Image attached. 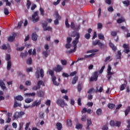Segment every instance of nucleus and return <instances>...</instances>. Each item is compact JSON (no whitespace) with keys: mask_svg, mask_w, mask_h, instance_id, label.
I'll use <instances>...</instances> for the list:
<instances>
[{"mask_svg":"<svg viewBox=\"0 0 130 130\" xmlns=\"http://www.w3.org/2000/svg\"><path fill=\"white\" fill-rule=\"evenodd\" d=\"M76 39L72 42V44H73L74 47V49L66 51V53L67 54H70V53H72V52H76L77 44L79 43V39H80V34L79 32H76V34L71 36V37H76Z\"/></svg>","mask_w":130,"mask_h":130,"instance_id":"obj_1","label":"nucleus"},{"mask_svg":"<svg viewBox=\"0 0 130 130\" xmlns=\"http://www.w3.org/2000/svg\"><path fill=\"white\" fill-rule=\"evenodd\" d=\"M92 45H93L94 46L98 45L99 47H100L101 49H104V48L106 47L105 44L102 43V42H101V41L99 40L93 41L92 42Z\"/></svg>","mask_w":130,"mask_h":130,"instance_id":"obj_2","label":"nucleus"},{"mask_svg":"<svg viewBox=\"0 0 130 130\" xmlns=\"http://www.w3.org/2000/svg\"><path fill=\"white\" fill-rule=\"evenodd\" d=\"M98 77H99V74L98 71H95L92 73V76H91L89 79L90 82H97L98 81Z\"/></svg>","mask_w":130,"mask_h":130,"instance_id":"obj_3","label":"nucleus"},{"mask_svg":"<svg viewBox=\"0 0 130 130\" xmlns=\"http://www.w3.org/2000/svg\"><path fill=\"white\" fill-rule=\"evenodd\" d=\"M53 16L55 17V19H56L54 21V24L58 25V24H59V22L58 21L60 20L61 19V17L59 16V14H58V12L57 11H56L54 13Z\"/></svg>","mask_w":130,"mask_h":130,"instance_id":"obj_4","label":"nucleus"},{"mask_svg":"<svg viewBox=\"0 0 130 130\" xmlns=\"http://www.w3.org/2000/svg\"><path fill=\"white\" fill-rule=\"evenodd\" d=\"M56 104L59 105L61 107H64L67 104L64 103V100L61 99H58L56 101Z\"/></svg>","mask_w":130,"mask_h":130,"instance_id":"obj_5","label":"nucleus"},{"mask_svg":"<svg viewBox=\"0 0 130 130\" xmlns=\"http://www.w3.org/2000/svg\"><path fill=\"white\" fill-rule=\"evenodd\" d=\"M42 24L43 25L44 31H51L52 30V28H51V27L47 26V25H48L47 22L43 23Z\"/></svg>","mask_w":130,"mask_h":130,"instance_id":"obj_6","label":"nucleus"},{"mask_svg":"<svg viewBox=\"0 0 130 130\" xmlns=\"http://www.w3.org/2000/svg\"><path fill=\"white\" fill-rule=\"evenodd\" d=\"M38 16V13L37 11H36L34 13V14L32 15V19L34 23H36V22H38L39 21V17H38L37 18L36 17Z\"/></svg>","mask_w":130,"mask_h":130,"instance_id":"obj_7","label":"nucleus"},{"mask_svg":"<svg viewBox=\"0 0 130 130\" xmlns=\"http://www.w3.org/2000/svg\"><path fill=\"white\" fill-rule=\"evenodd\" d=\"M123 47L124 48L123 52H124L125 53L128 54L130 51L129 45L126 44H124L123 45Z\"/></svg>","mask_w":130,"mask_h":130,"instance_id":"obj_8","label":"nucleus"},{"mask_svg":"<svg viewBox=\"0 0 130 130\" xmlns=\"http://www.w3.org/2000/svg\"><path fill=\"white\" fill-rule=\"evenodd\" d=\"M62 67L60 65H57V67L55 68H54V71L56 72V73H60V72H61L62 71Z\"/></svg>","mask_w":130,"mask_h":130,"instance_id":"obj_9","label":"nucleus"},{"mask_svg":"<svg viewBox=\"0 0 130 130\" xmlns=\"http://www.w3.org/2000/svg\"><path fill=\"white\" fill-rule=\"evenodd\" d=\"M41 104V100H40L39 101H36L34 102L32 104V107H35V106H39Z\"/></svg>","mask_w":130,"mask_h":130,"instance_id":"obj_10","label":"nucleus"},{"mask_svg":"<svg viewBox=\"0 0 130 130\" xmlns=\"http://www.w3.org/2000/svg\"><path fill=\"white\" fill-rule=\"evenodd\" d=\"M37 96L38 97H44V91L42 90L38 91Z\"/></svg>","mask_w":130,"mask_h":130,"instance_id":"obj_11","label":"nucleus"},{"mask_svg":"<svg viewBox=\"0 0 130 130\" xmlns=\"http://www.w3.org/2000/svg\"><path fill=\"white\" fill-rule=\"evenodd\" d=\"M56 77L55 76H53L52 78V81L53 82V84L55 85V86H59V83L56 82Z\"/></svg>","mask_w":130,"mask_h":130,"instance_id":"obj_12","label":"nucleus"},{"mask_svg":"<svg viewBox=\"0 0 130 130\" xmlns=\"http://www.w3.org/2000/svg\"><path fill=\"white\" fill-rule=\"evenodd\" d=\"M0 87L3 90H6V89L7 88V87H6V84L3 80H0Z\"/></svg>","mask_w":130,"mask_h":130,"instance_id":"obj_13","label":"nucleus"},{"mask_svg":"<svg viewBox=\"0 0 130 130\" xmlns=\"http://www.w3.org/2000/svg\"><path fill=\"white\" fill-rule=\"evenodd\" d=\"M109 46L110 47H111V48H112L113 51H116V50H117V48L116 47V46H115L114 44H113V43H112V42L109 43Z\"/></svg>","mask_w":130,"mask_h":130,"instance_id":"obj_14","label":"nucleus"},{"mask_svg":"<svg viewBox=\"0 0 130 130\" xmlns=\"http://www.w3.org/2000/svg\"><path fill=\"white\" fill-rule=\"evenodd\" d=\"M38 37V36L37 35V34H36V32H34L31 36V39L33 41H37Z\"/></svg>","mask_w":130,"mask_h":130,"instance_id":"obj_15","label":"nucleus"},{"mask_svg":"<svg viewBox=\"0 0 130 130\" xmlns=\"http://www.w3.org/2000/svg\"><path fill=\"white\" fill-rule=\"evenodd\" d=\"M21 117L20 116V112H16L13 116V120H15L16 118H19Z\"/></svg>","mask_w":130,"mask_h":130,"instance_id":"obj_16","label":"nucleus"},{"mask_svg":"<svg viewBox=\"0 0 130 130\" xmlns=\"http://www.w3.org/2000/svg\"><path fill=\"white\" fill-rule=\"evenodd\" d=\"M25 96H27V97H34V96H36V93L32 92V93H26L24 94Z\"/></svg>","mask_w":130,"mask_h":130,"instance_id":"obj_17","label":"nucleus"},{"mask_svg":"<svg viewBox=\"0 0 130 130\" xmlns=\"http://www.w3.org/2000/svg\"><path fill=\"white\" fill-rule=\"evenodd\" d=\"M78 76H76L75 77H74L72 82V85H75V84H76L77 82H78Z\"/></svg>","mask_w":130,"mask_h":130,"instance_id":"obj_18","label":"nucleus"},{"mask_svg":"<svg viewBox=\"0 0 130 130\" xmlns=\"http://www.w3.org/2000/svg\"><path fill=\"white\" fill-rule=\"evenodd\" d=\"M56 126L57 127V129L58 130H61L62 128V125L60 123V122H57L56 124Z\"/></svg>","mask_w":130,"mask_h":130,"instance_id":"obj_19","label":"nucleus"},{"mask_svg":"<svg viewBox=\"0 0 130 130\" xmlns=\"http://www.w3.org/2000/svg\"><path fill=\"white\" fill-rule=\"evenodd\" d=\"M116 59H120L121 58V52L120 50L117 51V54L116 55Z\"/></svg>","mask_w":130,"mask_h":130,"instance_id":"obj_20","label":"nucleus"},{"mask_svg":"<svg viewBox=\"0 0 130 130\" xmlns=\"http://www.w3.org/2000/svg\"><path fill=\"white\" fill-rule=\"evenodd\" d=\"M11 68H12V61H8L7 62V70L10 71L11 70Z\"/></svg>","mask_w":130,"mask_h":130,"instance_id":"obj_21","label":"nucleus"},{"mask_svg":"<svg viewBox=\"0 0 130 130\" xmlns=\"http://www.w3.org/2000/svg\"><path fill=\"white\" fill-rule=\"evenodd\" d=\"M22 106V104L21 103H18L17 101L14 102V104L13 106L14 108H16V107H21Z\"/></svg>","mask_w":130,"mask_h":130,"instance_id":"obj_22","label":"nucleus"},{"mask_svg":"<svg viewBox=\"0 0 130 130\" xmlns=\"http://www.w3.org/2000/svg\"><path fill=\"white\" fill-rule=\"evenodd\" d=\"M123 22H125V19L123 18H119L117 20V23L118 24H121V23H123Z\"/></svg>","mask_w":130,"mask_h":130,"instance_id":"obj_23","label":"nucleus"},{"mask_svg":"<svg viewBox=\"0 0 130 130\" xmlns=\"http://www.w3.org/2000/svg\"><path fill=\"white\" fill-rule=\"evenodd\" d=\"M76 128H77V129H82V128H83V125L77 123L76 125Z\"/></svg>","mask_w":130,"mask_h":130,"instance_id":"obj_24","label":"nucleus"},{"mask_svg":"<svg viewBox=\"0 0 130 130\" xmlns=\"http://www.w3.org/2000/svg\"><path fill=\"white\" fill-rule=\"evenodd\" d=\"M98 37H99V39H100L101 40H105V38L104 37V35L102 34H99Z\"/></svg>","mask_w":130,"mask_h":130,"instance_id":"obj_25","label":"nucleus"},{"mask_svg":"<svg viewBox=\"0 0 130 130\" xmlns=\"http://www.w3.org/2000/svg\"><path fill=\"white\" fill-rule=\"evenodd\" d=\"M67 124L68 126H72V125H73V123H72V120L68 119L67 121Z\"/></svg>","mask_w":130,"mask_h":130,"instance_id":"obj_26","label":"nucleus"},{"mask_svg":"<svg viewBox=\"0 0 130 130\" xmlns=\"http://www.w3.org/2000/svg\"><path fill=\"white\" fill-rule=\"evenodd\" d=\"M27 52L21 53L20 56L22 58H25L27 57Z\"/></svg>","mask_w":130,"mask_h":130,"instance_id":"obj_27","label":"nucleus"},{"mask_svg":"<svg viewBox=\"0 0 130 130\" xmlns=\"http://www.w3.org/2000/svg\"><path fill=\"white\" fill-rule=\"evenodd\" d=\"M4 13L5 14V15H6V16H8V15H9V14H10V12H9V9H8V8L7 7H5L4 8Z\"/></svg>","mask_w":130,"mask_h":130,"instance_id":"obj_28","label":"nucleus"},{"mask_svg":"<svg viewBox=\"0 0 130 130\" xmlns=\"http://www.w3.org/2000/svg\"><path fill=\"white\" fill-rule=\"evenodd\" d=\"M108 108L110 109H113L115 107V104H109L108 105Z\"/></svg>","mask_w":130,"mask_h":130,"instance_id":"obj_29","label":"nucleus"},{"mask_svg":"<svg viewBox=\"0 0 130 130\" xmlns=\"http://www.w3.org/2000/svg\"><path fill=\"white\" fill-rule=\"evenodd\" d=\"M15 40V37L13 36H10L8 38V41H9V42H13V41Z\"/></svg>","mask_w":130,"mask_h":130,"instance_id":"obj_30","label":"nucleus"},{"mask_svg":"<svg viewBox=\"0 0 130 130\" xmlns=\"http://www.w3.org/2000/svg\"><path fill=\"white\" fill-rule=\"evenodd\" d=\"M16 100H18L19 101H22L23 100L24 98H23V96L21 95H18L16 97Z\"/></svg>","mask_w":130,"mask_h":130,"instance_id":"obj_31","label":"nucleus"},{"mask_svg":"<svg viewBox=\"0 0 130 130\" xmlns=\"http://www.w3.org/2000/svg\"><path fill=\"white\" fill-rule=\"evenodd\" d=\"M125 87H126V84H125L124 83L122 84L120 88V91H123V90H124V89H125Z\"/></svg>","mask_w":130,"mask_h":130,"instance_id":"obj_32","label":"nucleus"},{"mask_svg":"<svg viewBox=\"0 0 130 130\" xmlns=\"http://www.w3.org/2000/svg\"><path fill=\"white\" fill-rule=\"evenodd\" d=\"M94 55H95V54H94V53H92L90 55H84V58H90V57H93V56H94Z\"/></svg>","mask_w":130,"mask_h":130,"instance_id":"obj_33","label":"nucleus"},{"mask_svg":"<svg viewBox=\"0 0 130 130\" xmlns=\"http://www.w3.org/2000/svg\"><path fill=\"white\" fill-rule=\"evenodd\" d=\"M96 114L97 115H101L102 114V109H98L96 110Z\"/></svg>","mask_w":130,"mask_h":130,"instance_id":"obj_34","label":"nucleus"},{"mask_svg":"<svg viewBox=\"0 0 130 130\" xmlns=\"http://www.w3.org/2000/svg\"><path fill=\"white\" fill-rule=\"evenodd\" d=\"M77 88L78 92H81V91H82V84H78Z\"/></svg>","mask_w":130,"mask_h":130,"instance_id":"obj_35","label":"nucleus"},{"mask_svg":"<svg viewBox=\"0 0 130 130\" xmlns=\"http://www.w3.org/2000/svg\"><path fill=\"white\" fill-rule=\"evenodd\" d=\"M130 112V106L128 107L127 109L125 111V115L126 116L128 113H129Z\"/></svg>","mask_w":130,"mask_h":130,"instance_id":"obj_36","label":"nucleus"},{"mask_svg":"<svg viewBox=\"0 0 130 130\" xmlns=\"http://www.w3.org/2000/svg\"><path fill=\"white\" fill-rule=\"evenodd\" d=\"M40 74L41 78H43V77H44V71H43V69H42L40 70Z\"/></svg>","mask_w":130,"mask_h":130,"instance_id":"obj_37","label":"nucleus"},{"mask_svg":"<svg viewBox=\"0 0 130 130\" xmlns=\"http://www.w3.org/2000/svg\"><path fill=\"white\" fill-rule=\"evenodd\" d=\"M27 64H32V58L29 57L26 61Z\"/></svg>","mask_w":130,"mask_h":130,"instance_id":"obj_38","label":"nucleus"},{"mask_svg":"<svg viewBox=\"0 0 130 130\" xmlns=\"http://www.w3.org/2000/svg\"><path fill=\"white\" fill-rule=\"evenodd\" d=\"M122 4L125 5L126 7H128V6H129V1H122Z\"/></svg>","mask_w":130,"mask_h":130,"instance_id":"obj_39","label":"nucleus"},{"mask_svg":"<svg viewBox=\"0 0 130 130\" xmlns=\"http://www.w3.org/2000/svg\"><path fill=\"white\" fill-rule=\"evenodd\" d=\"M33 99H26L25 100V103H31V102H32Z\"/></svg>","mask_w":130,"mask_h":130,"instance_id":"obj_40","label":"nucleus"},{"mask_svg":"<svg viewBox=\"0 0 130 130\" xmlns=\"http://www.w3.org/2000/svg\"><path fill=\"white\" fill-rule=\"evenodd\" d=\"M120 124H121V122L119 121H116V123H115V126H117L118 127H119V126H120Z\"/></svg>","mask_w":130,"mask_h":130,"instance_id":"obj_41","label":"nucleus"},{"mask_svg":"<svg viewBox=\"0 0 130 130\" xmlns=\"http://www.w3.org/2000/svg\"><path fill=\"white\" fill-rule=\"evenodd\" d=\"M65 25L67 28H70V24H69V19L68 18L66 19Z\"/></svg>","mask_w":130,"mask_h":130,"instance_id":"obj_42","label":"nucleus"},{"mask_svg":"<svg viewBox=\"0 0 130 130\" xmlns=\"http://www.w3.org/2000/svg\"><path fill=\"white\" fill-rule=\"evenodd\" d=\"M95 92V89L94 88H90L88 91V94H92V93H94Z\"/></svg>","mask_w":130,"mask_h":130,"instance_id":"obj_43","label":"nucleus"},{"mask_svg":"<svg viewBox=\"0 0 130 130\" xmlns=\"http://www.w3.org/2000/svg\"><path fill=\"white\" fill-rule=\"evenodd\" d=\"M117 33H118V31H112L111 32V35L112 36H116V35H117Z\"/></svg>","mask_w":130,"mask_h":130,"instance_id":"obj_44","label":"nucleus"},{"mask_svg":"<svg viewBox=\"0 0 130 130\" xmlns=\"http://www.w3.org/2000/svg\"><path fill=\"white\" fill-rule=\"evenodd\" d=\"M27 3L26 4L27 9L29 10L30 9V7L31 6V2H30L29 0H27Z\"/></svg>","mask_w":130,"mask_h":130,"instance_id":"obj_45","label":"nucleus"},{"mask_svg":"<svg viewBox=\"0 0 130 130\" xmlns=\"http://www.w3.org/2000/svg\"><path fill=\"white\" fill-rule=\"evenodd\" d=\"M65 47L67 48V49H69L72 47V45L71 43H67L65 45Z\"/></svg>","mask_w":130,"mask_h":130,"instance_id":"obj_46","label":"nucleus"},{"mask_svg":"<svg viewBox=\"0 0 130 130\" xmlns=\"http://www.w3.org/2000/svg\"><path fill=\"white\" fill-rule=\"evenodd\" d=\"M90 37H91V35H90V34H86L85 35V38L86 39H87L88 40L90 39Z\"/></svg>","mask_w":130,"mask_h":130,"instance_id":"obj_47","label":"nucleus"},{"mask_svg":"<svg viewBox=\"0 0 130 130\" xmlns=\"http://www.w3.org/2000/svg\"><path fill=\"white\" fill-rule=\"evenodd\" d=\"M49 75H50V76H51L52 79L53 77H54V76H53V75H54V72H53V71H52L51 70H49Z\"/></svg>","mask_w":130,"mask_h":130,"instance_id":"obj_48","label":"nucleus"},{"mask_svg":"<svg viewBox=\"0 0 130 130\" xmlns=\"http://www.w3.org/2000/svg\"><path fill=\"white\" fill-rule=\"evenodd\" d=\"M40 12L41 16H44V10L42 8H40Z\"/></svg>","mask_w":130,"mask_h":130,"instance_id":"obj_49","label":"nucleus"},{"mask_svg":"<svg viewBox=\"0 0 130 130\" xmlns=\"http://www.w3.org/2000/svg\"><path fill=\"white\" fill-rule=\"evenodd\" d=\"M32 90H34V91H36L37 90H39V89H40V87L38 85L37 86H34L32 87Z\"/></svg>","mask_w":130,"mask_h":130,"instance_id":"obj_50","label":"nucleus"},{"mask_svg":"<svg viewBox=\"0 0 130 130\" xmlns=\"http://www.w3.org/2000/svg\"><path fill=\"white\" fill-rule=\"evenodd\" d=\"M36 76L37 79H39L40 78V73H39V71H37L36 72Z\"/></svg>","mask_w":130,"mask_h":130,"instance_id":"obj_51","label":"nucleus"},{"mask_svg":"<svg viewBox=\"0 0 130 130\" xmlns=\"http://www.w3.org/2000/svg\"><path fill=\"white\" fill-rule=\"evenodd\" d=\"M25 85L26 86H31V81L27 80L25 82Z\"/></svg>","mask_w":130,"mask_h":130,"instance_id":"obj_52","label":"nucleus"},{"mask_svg":"<svg viewBox=\"0 0 130 130\" xmlns=\"http://www.w3.org/2000/svg\"><path fill=\"white\" fill-rule=\"evenodd\" d=\"M82 121H86L87 120V116L86 115H83L82 116L81 118Z\"/></svg>","mask_w":130,"mask_h":130,"instance_id":"obj_53","label":"nucleus"},{"mask_svg":"<svg viewBox=\"0 0 130 130\" xmlns=\"http://www.w3.org/2000/svg\"><path fill=\"white\" fill-rule=\"evenodd\" d=\"M40 118H44V113L41 112L39 114Z\"/></svg>","mask_w":130,"mask_h":130,"instance_id":"obj_54","label":"nucleus"},{"mask_svg":"<svg viewBox=\"0 0 130 130\" xmlns=\"http://www.w3.org/2000/svg\"><path fill=\"white\" fill-rule=\"evenodd\" d=\"M108 12H112L114 11V10L113 9V8L112 7V6H111L108 8Z\"/></svg>","mask_w":130,"mask_h":130,"instance_id":"obj_55","label":"nucleus"},{"mask_svg":"<svg viewBox=\"0 0 130 130\" xmlns=\"http://www.w3.org/2000/svg\"><path fill=\"white\" fill-rule=\"evenodd\" d=\"M10 59H11V55L10 54H7L6 55V60H8V61H10Z\"/></svg>","mask_w":130,"mask_h":130,"instance_id":"obj_56","label":"nucleus"},{"mask_svg":"<svg viewBox=\"0 0 130 130\" xmlns=\"http://www.w3.org/2000/svg\"><path fill=\"white\" fill-rule=\"evenodd\" d=\"M61 64H62V66H67V62L66 60L61 59Z\"/></svg>","mask_w":130,"mask_h":130,"instance_id":"obj_57","label":"nucleus"},{"mask_svg":"<svg viewBox=\"0 0 130 130\" xmlns=\"http://www.w3.org/2000/svg\"><path fill=\"white\" fill-rule=\"evenodd\" d=\"M103 27V25H102V23H98V29H102Z\"/></svg>","mask_w":130,"mask_h":130,"instance_id":"obj_58","label":"nucleus"},{"mask_svg":"<svg viewBox=\"0 0 130 130\" xmlns=\"http://www.w3.org/2000/svg\"><path fill=\"white\" fill-rule=\"evenodd\" d=\"M87 125H91V124H92V121H91V119H87Z\"/></svg>","mask_w":130,"mask_h":130,"instance_id":"obj_59","label":"nucleus"},{"mask_svg":"<svg viewBox=\"0 0 130 130\" xmlns=\"http://www.w3.org/2000/svg\"><path fill=\"white\" fill-rule=\"evenodd\" d=\"M22 24H23V21L21 20L19 22H18L17 28H21L22 27Z\"/></svg>","mask_w":130,"mask_h":130,"instance_id":"obj_60","label":"nucleus"},{"mask_svg":"<svg viewBox=\"0 0 130 130\" xmlns=\"http://www.w3.org/2000/svg\"><path fill=\"white\" fill-rule=\"evenodd\" d=\"M43 81L42 80H39L38 82V86L40 87L41 88V85H42V83H43Z\"/></svg>","mask_w":130,"mask_h":130,"instance_id":"obj_61","label":"nucleus"},{"mask_svg":"<svg viewBox=\"0 0 130 130\" xmlns=\"http://www.w3.org/2000/svg\"><path fill=\"white\" fill-rule=\"evenodd\" d=\"M110 124L111 126H115V122L113 120H111V121L110 122Z\"/></svg>","mask_w":130,"mask_h":130,"instance_id":"obj_62","label":"nucleus"},{"mask_svg":"<svg viewBox=\"0 0 130 130\" xmlns=\"http://www.w3.org/2000/svg\"><path fill=\"white\" fill-rule=\"evenodd\" d=\"M102 129L103 130H108V126L107 125V124H106L102 127Z\"/></svg>","mask_w":130,"mask_h":130,"instance_id":"obj_63","label":"nucleus"},{"mask_svg":"<svg viewBox=\"0 0 130 130\" xmlns=\"http://www.w3.org/2000/svg\"><path fill=\"white\" fill-rule=\"evenodd\" d=\"M67 43H71V42H72V38L68 37L67 39Z\"/></svg>","mask_w":130,"mask_h":130,"instance_id":"obj_64","label":"nucleus"}]
</instances>
